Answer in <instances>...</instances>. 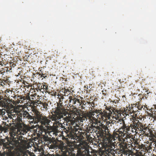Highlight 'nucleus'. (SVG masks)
<instances>
[{
    "instance_id": "obj_12",
    "label": "nucleus",
    "mask_w": 156,
    "mask_h": 156,
    "mask_svg": "<svg viewBox=\"0 0 156 156\" xmlns=\"http://www.w3.org/2000/svg\"><path fill=\"white\" fill-rule=\"evenodd\" d=\"M11 103H8L6 98H1L0 99V106L4 107L5 108L9 109L13 106Z\"/></svg>"
},
{
    "instance_id": "obj_10",
    "label": "nucleus",
    "mask_w": 156,
    "mask_h": 156,
    "mask_svg": "<svg viewBox=\"0 0 156 156\" xmlns=\"http://www.w3.org/2000/svg\"><path fill=\"white\" fill-rule=\"evenodd\" d=\"M119 147H120L122 154H124L125 156H129L130 155L131 150L128 148V144L127 143H119Z\"/></svg>"
},
{
    "instance_id": "obj_29",
    "label": "nucleus",
    "mask_w": 156,
    "mask_h": 156,
    "mask_svg": "<svg viewBox=\"0 0 156 156\" xmlns=\"http://www.w3.org/2000/svg\"><path fill=\"white\" fill-rule=\"evenodd\" d=\"M128 135H126V136L124 137V138H122V140H119L120 141H121V142H120V143H123L124 142V143H126V141L128 142Z\"/></svg>"
},
{
    "instance_id": "obj_54",
    "label": "nucleus",
    "mask_w": 156,
    "mask_h": 156,
    "mask_svg": "<svg viewBox=\"0 0 156 156\" xmlns=\"http://www.w3.org/2000/svg\"><path fill=\"white\" fill-rule=\"evenodd\" d=\"M18 97L19 98L21 99H23V97H21V96H18Z\"/></svg>"
},
{
    "instance_id": "obj_6",
    "label": "nucleus",
    "mask_w": 156,
    "mask_h": 156,
    "mask_svg": "<svg viewBox=\"0 0 156 156\" xmlns=\"http://www.w3.org/2000/svg\"><path fill=\"white\" fill-rule=\"evenodd\" d=\"M81 145L80 153L76 156H97V153L95 150L91 149V151H90L89 145L87 144H83Z\"/></svg>"
},
{
    "instance_id": "obj_31",
    "label": "nucleus",
    "mask_w": 156,
    "mask_h": 156,
    "mask_svg": "<svg viewBox=\"0 0 156 156\" xmlns=\"http://www.w3.org/2000/svg\"><path fill=\"white\" fill-rule=\"evenodd\" d=\"M85 113L86 118L87 119V118H88L89 119V121L90 122V121L92 117H91V115H90V114L89 112V113L85 112Z\"/></svg>"
},
{
    "instance_id": "obj_47",
    "label": "nucleus",
    "mask_w": 156,
    "mask_h": 156,
    "mask_svg": "<svg viewBox=\"0 0 156 156\" xmlns=\"http://www.w3.org/2000/svg\"><path fill=\"white\" fill-rule=\"evenodd\" d=\"M63 90L64 91L63 93L64 95H66V93H67L66 89H63Z\"/></svg>"
},
{
    "instance_id": "obj_34",
    "label": "nucleus",
    "mask_w": 156,
    "mask_h": 156,
    "mask_svg": "<svg viewBox=\"0 0 156 156\" xmlns=\"http://www.w3.org/2000/svg\"><path fill=\"white\" fill-rule=\"evenodd\" d=\"M41 70H40V72L39 73V75L40 76H41V77H44V78H46L47 77V76L46 75V74L43 73L42 72H41Z\"/></svg>"
},
{
    "instance_id": "obj_37",
    "label": "nucleus",
    "mask_w": 156,
    "mask_h": 156,
    "mask_svg": "<svg viewBox=\"0 0 156 156\" xmlns=\"http://www.w3.org/2000/svg\"><path fill=\"white\" fill-rule=\"evenodd\" d=\"M41 105H42L43 107L44 108H47V107L48 106V104L46 102L43 103L42 102Z\"/></svg>"
},
{
    "instance_id": "obj_43",
    "label": "nucleus",
    "mask_w": 156,
    "mask_h": 156,
    "mask_svg": "<svg viewBox=\"0 0 156 156\" xmlns=\"http://www.w3.org/2000/svg\"><path fill=\"white\" fill-rule=\"evenodd\" d=\"M42 88L43 89V90H44V89H45L46 90H47V89H48V87L45 85H44L43 86Z\"/></svg>"
},
{
    "instance_id": "obj_48",
    "label": "nucleus",
    "mask_w": 156,
    "mask_h": 156,
    "mask_svg": "<svg viewBox=\"0 0 156 156\" xmlns=\"http://www.w3.org/2000/svg\"><path fill=\"white\" fill-rule=\"evenodd\" d=\"M80 134L81 135H84V136L86 135V133L85 131L81 132Z\"/></svg>"
},
{
    "instance_id": "obj_41",
    "label": "nucleus",
    "mask_w": 156,
    "mask_h": 156,
    "mask_svg": "<svg viewBox=\"0 0 156 156\" xmlns=\"http://www.w3.org/2000/svg\"><path fill=\"white\" fill-rule=\"evenodd\" d=\"M0 65L2 66H3L4 65H5L4 60H2V61L0 62Z\"/></svg>"
},
{
    "instance_id": "obj_56",
    "label": "nucleus",
    "mask_w": 156,
    "mask_h": 156,
    "mask_svg": "<svg viewBox=\"0 0 156 156\" xmlns=\"http://www.w3.org/2000/svg\"><path fill=\"white\" fill-rule=\"evenodd\" d=\"M42 89H43L42 88H41V89H40V91H41V92H44V90H42Z\"/></svg>"
},
{
    "instance_id": "obj_49",
    "label": "nucleus",
    "mask_w": 156,
    "mask_h": 156,
    "mask_svg": "<svg viewBox=\"0 0 156 156\" xmlns=\"http://www.w3.org/2000/svg\"><path fill=\"white\" fill-rule=\"evenodd\" d=\"M148 115L150 117H153V113H148Z\"/></svg>"
},
{
    "instance_id": "obj_26",
    "label": "nucleus",
    "mask_w": 156,
    "mask_h": 156,
    "mask_svg": "<svg viewBox=\"0 0 156 156\" xmlns=\"http://www.w3.org/2000/svg\"><path fill=\"white\" fill-rule=\"evenodd\" d=\"M133 105L135 107L137 108L139 110H141L143 108V105H141L140 102H138L137 104L136 105L133 104Z\"/></svg>"
},
{
    "instance_id": "obj_2",
    "label": "nucleus",
    "mask_w": 156,
    "mask_h": 156,
    "mask_svg": "<svg viewBox=\"0 0 156 156\" xmlns=\"http://www.w3.org/2000/svg\"><path fill=\"white\" fill-rule=\"evenodd\" d=\"M10 135L12 138L8 140L7 143H2V148L4 153L2 154V156H8L9 153H11L12 150L17 144L23 143L24 141L23 140H22V137L17 135L16 130L13 129Z\"/></svg>"
},
{
    "instance_id": "obj_61",
    "label": "nucleus",
    "mask_w": 156,
    "mask_h": 156,
    "mask_svg": "<svg viewBox=\"0 0 156 156\" xmlns=\"http://www.w3.org/2000/svg\"><path fill=\"white\" fill-rule=\"evenodd\" d=\"M1 90H0V94H1Z\"/></svg>"
},
{
    "instance_id": "obj_53",
    "label": "nucleus",
    "mask_w": 156,
    "mask_h": 156,
    "mask_svg": "<svg viewBox=\"0 0 156 156\" xmlns=\"http://www.w3.org/2000/svg\"><path fill=\"white\" fill-rule=\"evenodd\" d=\"M136 156H145L144 155H143V154H138V155Z\"/></svg>"
},
{
    "instance_id": "obj_36",
    "label": "nucleus",
    "mask_w": 156,
    "mask_h": 156,
    "mask_svg": "<svg viewBox=\"0 0 156 156\" xmlns=\"http://www.w3.org/2000/svg\"><path fill=\"white\" fill-rule=\"evenodd\" d=\"M139 129H138L139 131H140L143 132V133H145V131H143V125L142 123L141 122V125H140V126H139Z\"/></svg>"
},
{
    "instance_id": "obj_15",
    "label": "nucleus",
    "mask_w": 156,
    "mask_h": 156,
    "mask_svg": "<svg viewBox=\"0 0 156 156\" xmlns=\"http://www.w3.org/2000/svg\"><path fill=\"white\" fill-rule=\"evenodd\" d=\"M53 115H51L50 117V119L52 121H54L53 123V125L55 126V128L57 129L58 127H60L61 123L60 121H61V119L63 118V117H60L59 119H54Z\"/></svg>"
},
{
    "instance_id": "obj_23",
    "label": "nucleus",
    "mask_w": 156,
    "mask_h": 156,
    "mask_svg": "<svg viewBox=\"0 0 156 156\" xmlns=\"http://www.w3.org/2000/svg\"><path fill=\"white\" fill-rule=\"evenodd\" d=\"M102 147L104 149L101 152V156H112L111 155L112 154L111 153L105 152V147L104 145H103Z\"/></svg>"
},
{
    "instance_id": "obj_16",
    "label": "nucleus",
    "mask_w": 156,
    "mask_h": 156,
    "mask_svg": "<svg viewBox=\"0 0 156 156\" xmlns=\"http://www.w3.org/2000/svg\"><path fill=\"white\" fill-rule=\"evenodd\" d=\"M81 111L80 109H77L76 108H74L73 110L71 111V116L73 117V118H74V117H75L76 115V118L77 119L79 116L80 113Z\"/></svg>"
},
{
    "instance_id": "obj_63",
    "label": "nucleus",
    "mask_w": 156,
    "mask_h": 156,
    "mask_svg": "<svg viewBox=\"0 0 156 156\" xmlns=\"http://www.w3.org/2000/svg\"><path fill=\"white\" fill-rule=\"evenodd\" d=\"M74 155V156H75V155Z\"/></svg>"
},
{
    "instance_id": "obj_52",
    "label": "nucleus",
    "mask_w": 156,
    "mask_h": 156,
    "mask_svg": "<svg viewBox=\"0 0 156 156\" xmlns=\"http://www.w3.org/2000/svg\"><path fill=\"white\" fill-rule=\"evenodd\" d=\"M89 104H90V105L91 106H92L93 107L94 106V103H93L92 104H91V103L90 102Z\"/></svg>"
},
{
    "instance_id": "obj_21",
    "label": "nucleus",
    "mask_w": 156,
    "mask_h": 156,
    "mask_svg": "<svg viewBox=\"0 0 156 156\" xmlns=\"http://www.w3.org/2000/svg\"><path fill=\"white\" fill-rule=\"evenodd\" d=\"M113 109L112 110L113 111V114H115L117 118H119V117L121 116V113L120 112V111L117 110H115L113 107Z\"/></svg>"
},
{
    "instance_id": "obj_22",
    "label": "nucleus",
    "mask_w": 156,
    "mask_h": 156,
    "mask_svg": "<svg viewBox=\"0 0 156 156\" xmlns=\"http://www.w3.org/2000/svg\"><path fill=\"white\" fill-rule=\"evenodd\" d=\"M75 133L73 130L72 129H70L68 133V135L67 136L68 137L70 138L71 139H74L75 137Z\"/></svg>"
},
{
    "instance_id": "obj_46",
    "label": "nucleus",
    "mask_w": 156,
    "mask_h": 156,
    "mask_svg": "<svg viewBox=\"0 0 156 156\" xmlns=\"http://www.w3.org/2000/svg\"><path fill=\"white\" fill-rule=\"evenodd\" d=\"M62 129H63V130L65 129V126H64L62 125V123H61V125H60V127Z\"/></svg>"
},
{
    "instance_id": "obj_33",
    "label": "nucleus",
    "mask_w": 156,
    "mask_h": 156,
    "mask_svg": "<svg viewBox=\"0 0 156 156\" xmlns=\"http://www.w3.org/2000/svg\"><path fill=\"white\" fill-rule=\"evenodd\" d=\"M95 111L96 110H95L94 109V110H91V111H90V112H89L90 113V115H91V117H93L94 116L95 113H96Z\"/></svg>"
},
{
    "instance_id": "obj_1",
    "label": "nucleus",
    "mask_w": 156,
    "mask_h": 156,
    "mask_svg": "<svg viewBox=\"0 0 156 156\" xmlns=\"http://www.w3.org/2000/svg\"><path fill=\"white\" fill-rule=\"evenodd\" d=\"M31 111L34 113V116L30 114L29 112L23 109L17 112L14 129L16 130L17 135L22 137V140L23 139L22 135H24L27 133V129L23 127L24 122L27 121L30 124L39 123L43 125H45L48 123V120L46 117L42 116L41 112L35 108V106L32 108Z\"/></svg>"
},
{
    "instance_id": "obj_57",
    "label": "nucleus",
    "mask_w": 156,
    "mask_h": 156,
    "mask_svg": "<svg viewBox=\"0 0 156 156\" xmlns=\"http://www.w3.org/2000/svg\"><path fill=\"white\" fill-rule=\"evenodd\" d=\"M115 135H117V137H119V133H115Z\"/></svg>"
},
{
    "instance_id": "obj_7",
    "label": "nucleus",
    "mask_w": 156,
    "mask_h": 156,
    "mask_svg": "<svg viewBox=\"0 0 156 156\" xmlns=\"http://www.w3.org/2000/svg\"><path fill=\"white\" fill-rule=\"evenodd\" d=\"M96 134L100 144H101L102 146H103L104 139L105 134V130L106 125L103 124H100L99 126H96Z\"/></svg>"
},
{
    "instance_id": "obj_25",
    "label": "nucleus",
    "mask_w": 156,
    "mask_h": 156,
    "mask_svg": "<svg viewBox=\"0 0 156 156\" xmlns=\"http://www.w3.org/2000/svg\"><path fill=\"white\" fill-rule=\"evenodd\" d=\"M63 119H64L65 122H66V124L67 123H68L69 122H70V123L71 125H73L74 124V122H73L71 120V119H69V117L66 116L65 117L63 118Z\"/></svg>"
},
{
    "instance_id": "obj_17",
    "label": "nucleus",
    "mask_w": 156,
    "mask_h": 156,
    "mask_svg": "<svg viewBox=\"0 0 156 156\" xmlns=\"http://www.w3.org/2000/svg\"><path fill=\"white\" fill-rule=\"evenodd\" d=\"M77 120L78 121H80V122H86L87 121V118H86L85 113L80 112L79 117L77 118Z\"/></svg>"
},
{
    "instance_id": "obj_38",
    "label": "nucleus",
    "mask_w": 156,
    "mask_h": 156,
    "mask_svg": "<svg viewBox=\"0 0 156 156\" xmlns=\"http://www.w3.org/2000/svg\"><path fill=\"white\" fill-rule=\"evenodd\" d=\"M10 66L11 67H15L16 66V64L14 63L13 62H10Z\"/></svg>"
},
{
    "instance_id": "obj_13",
    "label": "nucleus",
    "mask_w": 156,
    "mask_h": 156,
    "mask_svg": "<svg viewBox=\"0 0 156 156\" xmlns=\"http://www.w3.org/2000/svg\"><path fill=\"white\" fill-rule=\"evenodd\" d=\"M117 124L120 123L122 124L120 129H124L123 131H125V133H128V131H129L131 128L130 125L129 126H126L125 121L123 119H119L118 121L117 122Z\"/></svg>"
},
{
    "instance_id": "obj_8",
    "label": "nucleus",
    "mask_w": 156,
    "mask_h": 156,
    "mask_svg": "<svg viewBox=\"0 0 156 156\" xmlns=\"http://www.w3.org/2000/svg\"><path fill=\"white\" fill-rule=\"evenodd\" d=\"M105 130V134L103 141V145L105 148L110 145L113 139V136L110 133L108 127L106 126Z\"/></svg>"
},
{
    "instance_id": "obj_35",
    "label": "nucleus",
    "mask_w": 156,
    "mask_h": 156,
    "mask_svg": "<svg viewBox=\"0 0 156 156\" xmlns=\"http://www.w3.org/2000/svg\"><path fill=\"white\" fill-rule=\"evenodd\" d=\"M62 95H63V94H58V98L59 99V102H61L62 100H63V99H64V97Z\"/></svg>"
},
{
    "instance_id": "obj_4",
    "label": "nucleus",
    "mask_w": 156,
    "mask_h": 156,
    "mask_svg": "<svg viewBox=\"0 0 156 156\" xmlns=\"http://www.w3.org/2000/svg\"><path fill=\"white\" fill-rule=\"evenodd\" d=\"M58 147L65 155L73 156L72 151H74V146L72 143L64 144L62 142L58 145Z\"/></svg>"
},
{
    "instance_id": "obj_18",
    "label": "nucleus",
    "mask_w": 156,
    "mask_h": 156,
    "mask_svg": "<svg viewBox=\"0 0 156 156\" xmlns=\"http://www.w3.org/2000/svg\"><path fill=\"white\" fill-rule=\"evenodd\" d=\"M95 126L90 125V126L86 127L85 131L87 133H97V129L94 128Z\"/></svg>"
},
{
    "instance_id": "obj_27",
    "label": "nucleus",
    "mask_w": 156,
    "mask_h": 156,
    "mask_svg": "<svg viewBox=\"0 0 156 156\" xmlns=\"http://www.w3.org/2000/svg\"><path fill=\"white\" fill-rule=\"evenodd\" d=\"M132 107L129 108V109H129L128 111L129 113L130 114L136 113L137 111L136 110L134 111V110H133V107H134V106L133 105H132Z\"/></svg>"
},
{
    "instance_id": "obj_9",
    "label": "nucleus",
    "mask_w": 156,
    "mask_h": 156,
    "mask_svg": "<svg viewBox=\"0 0 156 156\" xmlns=\"http://www.w3.org/2000/svg\"><path fill=\"white\" fill-rule=\"evenodd\" d=\"M115 147V145L113 142H112L107 147L105 148V152L108 153H111L113 156H115V153L122 154V152L120 147L114 150V148Z\"/></svg>"
},
{
    "instance_id": "obj_60",
    "label": "nucleus",
    "mask_w": 156,
    "mask_h": 156,
    "mask_svg": "<svg viewBox=\"0 0 156 156\" xmlns=\"http://www.w3.org/2000/svg\"><path fill=\"white\" fill-rule=\"evenodd\" d=\"M128 139H130L129 137H128ZM130 140H131V139H130Z\"/></svg>"
},
{
    "instance_id": "obj_50",
    "label": "nucleus",
    "mask_w": 156,
    "mask_h": 156,
    "mask_svg": "<svg viewBox=\"0 0 156 156\" xmlns=\"http://www.w3.org/2000/svg\"><path fill=\"white\" fill-rule=\"evenodd\" d=\"M147 129H148V128H147V127H144V126L143 125V131H144V130H147Z\"/></svg>"
},
{
    "instance_id": "obj_58",
    "label": "nucleus",
    "mask_w": 156,
    "mask_h": 156,
    "mask_svg": "<svg viewBox=\"0 0 156 156\" xmlns=\"http://www.w3.org/2000/svg\"><path fill=\"white\" fill-rule=\"evenodd\" d=\"M10 156H19V155H12Z\"/></svg>"
},
{
    "instance_id": "obj_30",
    "label": "nucleus",
    "mask_w": 156,
    "mask_h": 156,
    "mask_svg": "<svg viewBox=\"0 0 156 156\" xmlns=\"http://www.w3.org/2000/svg\"><path fill=\"white\" fill-rule=\"evenodd\" d=\"M92 121L93 123L97 124L98 122V119L94 116L92 117L90 121Z\"/></svg>"
},
{
    "instance_id": "obj_45",
    "label": "nucleus",
    "mask_w": 156,
    "mask_h": 156,
    "mask_svg": "<svg viewBox=\"0 0 156 156\" xmlns=\"http://www.w3.org/2000/svg\"><path fill=\"white\" fill-rule=\"evenodd\" d=\"M124 131H123L122 133V135L121 136V137H122V138H123L122 137H125V136L126 135L125 133H124Z\"/></svg>"
},
{
    "instance_id": "obj_62",
    "label": "nucleus",
    "mask_w": 156,
    "mask_h": 156,
    "mask_svg": "<svg viewBox=\"0 0 156 156\" xmlns=\"http://www.w3.org/2000/svg\"><path fill=\"white\" fill-rule=\"evenodd\" d=\"M1 111L0 110V113H1Z\"/></svg>"
},
{
    "instance_id": "obj_24",
    "label": "nucleus",
    "mask_w": 156,
    "mask_h": 156,
    "mask_svg": "<svg viewBox=\"0 0 156 156\" xmlns=\"http://www.w3.org/2000/svg\"><path fill=\"white\" fill-rule=\"evenodd\" d=\"M42 102L41 101H40L39 98H37V99L32 101V103L34 105H36L37 106L38 105H41Z\"/></svg>"
},
{
    "instance_id": "obj_51",
    "label": "nucleus",
    "mask_w": 156,
    "mask_h": 156,
    "mask_svg": "<svg viewBox=\"0 0 156 156\" xmlns=\"http://www.w3.org/2000/svg\"><path fill=\"white\" fill-rule=\"evenodd\" d=\"M66 92L68 94L70 92V90H69V89H66Z\"/></svg>"
},
{
    "instance_id": "obj_55",
    "label": "nucleus",
    "mask_w": 156,
    "mask_h": 156,
    "mask_svg": "<svg viewBox=\"0 0 156 156\" xmlns=\"http://www.w3.org/2000/svg\"><path fill=\"white\" fill-rule=\"evenodd\" d=\"M153 118L156 121V116H154V115L153 116Z\"/></svg>"
},
{
    "instance_id": "obj_44",
    "label": "nucleus",
    "mask_w": 156,
    "mask_h": 156,
    "mask_svg": "<svg viewBox=\"0 0 156 156\" xmlns=\"http://www.w3.org/2000/svg\"><path fill=\"white\" fill-rule=\"evenodd\" d=\"M154 144L155 147H154V148L155 149V151H156V141H155ZM152 156H156V155H155V154H153Z\"/></svg>"
},
{
    "instance_id": "obj_28",
    "label": "nucleus",
    "mask_w": 156,
    "mask_h": 156,
    "mask_svg": "<svg viewBox=\"0 0 156 156\" xmlns=\"http://www.w3.org/2000/svg\"><path fill=\"white\" fill-rule=\"evenodd\" d=\"M132 117H131L130 118V121H132V122H133V120H135L136 119H138V117H137V115L136 114V113H134V114L132 115Z\"/></svg>"
},
{
    "instance_id": "obj_32",
    "label": "nucleus",
    "mask_w": 156,
    "mask_h": 156,
    "mask_svg": "<svg viewBox=\"0 0 156 156\" xmlns=\"http://www.w3.org/2000/svg\"><path fill=\"white\" fill-rule=\"evenodd\" d=\"M72 129V127H70V128L69 127H68V129H67L66 128H65V129L64 130V132L66 133V136H67L68 135L69 131L70 129Z\"/></svg>"
},
{
    "instance_id": "obj_19",
    "label": "nucleus",
    "mask_w": 156,
    "mask_h": 156,
    "mask_svg": "<svg viewBox=\"0 0 156 156\" xmlns=\"http://www.w3.org/2000/svg\"><path fill=\"white\" fill-rule=\"evenodd\" d=\"M102 110L96 109L95 112L97 115H96V117L97 118V119H99L104 120V117L103 116V113Z\"/></svg>"
},
{
    "instance_id": "obj_39",
    "label": "nucleus",
    "mask_w": 156,
    "mask_h": 156,
    "mask_svg": "<svg viewBox=\"0 0 156 156\" xmlns=\"http://www.w3.org/2000/svg\"><path fill=\"white\" fill-rule=\"evenodd\" d=\"M117 132L119 133V137H121V135L122 134L123 131H119V129H118Z\"/></svg>"
},
{
    "instance_id": "obj_20",
    "label": "nucleus",
    "mask_w": 156,
    "mask_h": 156,
    "mask_svg": "<svg viewBox=\"0 0 156 156\" xmlns=\"http://www.w3.org/2000/svg\"><path fill=\"white\" fill-rule=\"evenodd\" d=\"M72 101V102L74 105L76 104V102H77V103H78L79 105H81L80 103L81 101L79 100L78 99H77L75 98H74L73 99L72 98H70V100H69V101L70 102Z\"/></svg>"
},
{
    "instance_id": "obj_42",
    "label": "nucleus",
    "mask_w": 156,
    "mask_h": 156,
    "mask_svg": "<svg viewBox=\"0 0 156 156\" xmlns=\"http://www.w3.org/2000/svg\"><path fill=\"white\" fill-rule=\"evenodd\" d=\"M90 123H91L90 125L94 126V128H96L97 129V126H95L96 124L93 123V122L92 121H90Z\"/></svg>"
},
{
    "instance_id": "obj_14",
    "label": "nucleus",
    "mask_w": 156,
    "mask_h": 156,
    "mask_svg": "<svg viewBox=\"0 0 156 156\" xmlns=\"http://www.w3.org/2000/svg\"><path fill=\"white\" fill-rule=\"evenodd\" d=\"M141 125V122H140L138 119H135V120H133L132 122L130 124V127L131 129H134L135 131H138V129H139V126ZM132 131L133 132V130H132Z\"/></svg>"
},
{
    "instance_id": "obj_59",
    "label": "nucleus",
    "mask_w": 156,
    "mask_h": 156,
    "mask_svg": "<svg viewBox=\"0 0 156 156\" xmlns=\"http://www.w3.org/2000/svg\"><path fill=\"white\" fill-rule=\"evenodd\" d=\"M109 124H110V125H111V124L110 123V122H109V123L108 124V125H109Z\"/></svg>"
},
{
    "instance_id": "obj_40",
    "label": "nucleus",
    "mask_w": 156,
    "mask_h": 156,
    "mask_svg": "<svg viewBox=\"0 0 156 156\" xmlns=\"http://www.w3.org/2000/svg\"><path fill=\"white\" fill-rule=\"evenodd\" d=\"M139 146L140 149H142V148L144 149L145 147L144 145H143V144H142L141 145H139Z\"/></svg>"
},
{
    "instance_id": "obj_5",
    "label": "nucleus",
    "mask_w": 156,
    "mask_h": 156,
    "mask_svg": "<svg viewBox=\"0 0 156 156\" xmlns=\"http://www.w3.org/2000/svg\"><path fill=\"white\" fill-rule=\"evenodd\" d=\"M62 104V103L60 102L57 104V107L51 115H53L54 119H59L60 117L66 116L68 112Z\"/></svg>"
},
{
    "instance_id": "obj_3",
    "label": "nucleus",
    "mask_w": 156,
    "mask_h": 156,
    "mask_svg": "<svg viewBox=\"0 0 156 156\" xmlns=\"http://www.w3.org/2000/svg\"><path fill=\"white\" fill-rule=\"evenodd\" d=\"M43 116L46 117L48 121V122L45 125L42 124H41V134L42 136V139L44 141H47L48 140L49 138L48 137V135H49L52 136L53 135H56V133L55 131L53 130L52 127L49 125V123L51 121L49 119H48L47 117L43 115L42 113H41Z\"/></svg>"
},
{
    "instance_id": "obj_11",
    "label": "nucleus",
    "mask_w": 156,
    "mask_h": 156,
    "mask_svg": "<svg viewBox=\"0 0 156 156\" xmlns=\"http://www.w3.org/2000/svg\"><path fill=\"white\" fill-rule=\"evenodd\" d=\"M105 108L106 110L108 111H106L105 110H103L102 111L103 114V117H105V118H107L108 119H110V117L112 116V114L113 113V111L112 110L113 109V107L111 106H107L105 105Z\"/></svg>"
}]
</instances>
